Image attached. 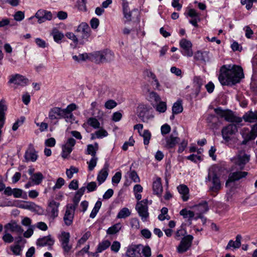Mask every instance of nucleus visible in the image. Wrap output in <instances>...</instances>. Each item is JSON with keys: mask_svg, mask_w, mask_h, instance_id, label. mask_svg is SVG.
Here are the masks:
<instances>
[{"mask_svg": "<svg viewBox=\"0 0 257 257\" xmlns=\"http://www.w3.org/2000/svg\"><path fill=\"white\" fill-rule=\"evenodd\" d=\"M188 145V141L186 140H183L179 145V148L178 149V153H182Z\"/></svg>", "mask_w": 257, "mask_h": 257, "instance_id": "obj_56", "label": "nucleus"}, {"mask_svg": "<svg viewBox=\"0 0 257 257\" xmlns=\"http://www.w3.org/2000/svg\"><path fill=\"white\" fill-rule=\"evenodd\" d=\"M121 228V225L120 223H118L108 228L106 232L108 234H114L118 232Z\"/></svg>", "mask_w": 257, "mask_h": 257, "instance_id": "obj_41", "label": "nucleus"}, {"mask_svg": "<svg viewBox=\"0 0 257 257\" xmlns=\"http://www.w3.org/2000/svg\"><path fill=\"white\" fill-rule=\"evenodd\" d=\"M75 144L76 141L72 138H69L67 140L65 144L62 146L61 155L63 158H66L69 156Z\"/></svg>", "mask_w": 257, "mask_h": 257, "instance_id": "obj_10", "label": "nucleus"}, {"mask_svg": "<svg viewBox=\"0 0 257 257\" xmlns=\"http://www.w3.org/2000/svg\"><path fill=\"white\" fill-rule=\"evenodd\" d=\"M64 183L65 180L62 178H59L57 179L55 185L53 187V189L55 190L56 189L61 188Z\"/></svg>", "mask_w": 257, "mask_h": 257, "instance_id": "obj_59", "label": "nucleus"}, {"mask_svg": "<svg viewBox=\"0 0 257 257\" xmlns=\"http://www.w3.org/2000/svg\"><path fill=\"white\" fill-rule=\"evenodd\" d=\"M108 164H105L103 168L99 172L97 176V181L99 185L102 184L108 175Z\"/></svg>", "mask_w": 257, "mask_h": 257, "instance_id": "obj_20", "label": "nucleus"}, {"mask_svg": "<svg viewBox=\"0 0 257 257\" xmlns=\"http://www.w3.org/2000/svg\"><path fill=\"white\" fill-rule=\"evenodd\" d=\"M148 203V200L146 199L138 202L136 205V209L143 221H145L149 217Z\"/></svg>", "mask_w": 257, "mask_h": 257, "instance_id": "obj_7", "label": "nucleus"}, {"mask_svg": "<svg viewBox=\"0 0 257 257\" xmlns=\"http://www.w3.org/2000/svg\"><path fill=\"white\" fill-rule=\"evenodd\" d=\"M66 36L69 39L73 41L74 43H78L79 40L76 34H73L71 32H68L66 34Z\"/></svg>", "mask_w": 257, "mask_h": 257, "instance_id": "obj_61", "label": "nucleus"}, {"mask_svg": "<svg viewBox=\"0 0 257 257\" xmlns=\"http://www.w3.org/2000/svg\"><path fill=\"white\" fill-rule=\"evenodd\" d=\"M209 181L211 183L210 189L211 191L216 192L221 188V184L219 177L213 169H210L208 172L206 182Z\"/></svg>", "mask_w": 257, "mask_h": 257, "instance_id": "obj_4", "label": "nucleus"}, {"mask_svg": "<svg viewBox=\"0 0 257 257\" xmlns=\"http://www.w3.org/2000/svg\"><path fill=\"white\" fill-rule=\"evenodd\" d=\"M237 130L236 125L233 124H229L222 128L221 135L226 145L231 147L233 144L237 142V139L234 135L237 132Z\"/></svg>", "mask_w": 257, "mask_h": 257, "instance_id": "obj_2", "label": "nucleus"}, {"mask_svg": "<svg viewBox=\"0 0 257 257\" xmlns=\"http://www.w3.org/2000/svg\"><path fill=\"white\" fill-rule=\"evenodd\" d=\"M193 239V237L191 235L184 236L177 247L178 252L183 253L186 251L190 247Z\"/></svg>", "mask_w": 257, "mask_h": 257, "instance_id": "obj_11", "label": "nucleus"}, {"mask_svg": "<svg viewBox=\"0 0 257 257\" xmlns=\"http://www.w3.org/2000/svg\"><path fill=\"white\" fill-rule=\"evenodd\" d=\"M64 114H63L62 117H64L65 120L70 123H73L75 121V117L72 112H66L65 111L63 110Z\"/></svg>", "mask_w": 257, "mask_h": 257, "instance_id": "obj_49", "label": "nucleus"}, {"mask_svg": "<svg viewBox=\"0 0 257 257\" xmlns=\"http://www.w3.org/2000/svg\"><path fill=\"white\" fill-rule=\"evenodd\" d=\"M54 239L51 235H48L39 238L36 244L40 246H49L51 247L54 244Z\"/></svg>", "mask_w": 257, "mask_h": 257, "instance_id": "obj_21", "label": "nucleus"}, {"mask_svg": "<svg viewBox=\"0 0 257 257\" xmlns=\"http://www.w3.org/2000/svg\"><path fill=\"white\" fill-rule=\"evenodd\" d=\"M121 178V173L120 172H116L112 178V183L118 184Z\"/></svg>", "mask_w": 257, "mask_h": 257, "instance_id": "obj_62", "label": "nucleus"}, {"mask_svg": "<svg viewBox=\"0 0 257 257\" xmlns=\"http://www.w3.org/2000/svg\"><path fill=\"white\" fill-rule=\"evenodd\" d=\"M202 79L198 76H196L194 78L193 84L194 87H195L194 93H193L191 95L192 97H196L200 92V88L203 85Z\"/></svg>", "mask_w": 257, "mask_h": 257, "instance_id": "obj_25", "label": "nucleus"}, {"mask_svg": "<svg viewBox=\"0 0 257 257\" xmlns=\"http://www.w3.org/2000/svg\"><path fill=\"white\" fill-rule=\"evenodd\" d=\"M131 215L130 210L126 207L121 209L117 214V217L118 218H124Z\"/></svg>", "mask_w": 257, "mask_h": 257, "instance_id": "obj_43", "label": "nucleus"}, {"mask_svg": "<svg viewBox=\"0 0 257 257\" xmlns=\"http://www.w3.org/2000/svg\"><path fill=\"white\" fill-rule=\"evenodd\" d=\"M153 190L154 194L161 196L163 192V187L161 184V179L159 178L154 181L153 184Z\"/></svg>", "mask_w": 257, "mask_h": 257, "instance_id": "obj_28", "label": "nucleus"}, {"mask_svg": "<svg viewBox=\"0 0 257 257\" xmlns=\"http://www.w3.org/2000/svg\"><path fill=\"white\" fill-rule=\"evenodd\" d=\"M51 35L53 37L54 41L57 43H60L62 39L64 37V34L56 29L52 31Z\"/></svg>", "mask_w": 257, "mask_h": 257, "instance_id": "obj_37", "label": "nucleus"}, {"mask_svg": "<svg viewBox=\"0 0 257 257\" xmlns=\"http://www.w3.org/2000/svg\"><path fill=\"white\" fill-rule=\"evenodd\" d=\"M116 105L117 103L114 100L110 99L105 103L104 106L106 108L110 109L114 108Z\"/></svg>", "mask_w": 257, "mask_h": 257, "instance_id": "obj_57", "label": "nucleus"}, {"mask_svg": "<svg viewBox=\"0 0 257 257\" xmlns=\"http://www.w3.org/2000/svg\"><path fill=\"white\" fill-rule=\"evenodd\" d=\"M257 2V0H241L242 5H245V8L249 10L252 7L253 2Z\"/></svg>", "mask_w": 257, "mask_h": 257, "instance_id": "obj_53", "label": "nucleus"}, {"mask_svg": "<svg viewBox=\"0 0 257 257\" xmlns=\"http://www.w3.org/2000/svg\"><path fill=\"white\" fill-rule=\"evenodd\" d=\"M141 245H132L127 248L126 254L128 257H141Z\"/></svg>", "mask_w": 257, "mask_h": 257, "instance_id": "obj_19", "label": "nucleus"}, {"mask_svg": "<svg viewBox=\"0 0 257 257\" xmlns=\"http://www.w3.org/2000/svg\"><path fill=\"white\" fill-rule=\"evenodd\" d=\"M242 237L240 235L238 234L236 236L235 241H233L232 240H230L229 241L226 247V249H230L231 248H233V249L238 248L240 247L241 245V239Z\"/></svg>", "mask_w": 257, "mask_h": 257, "instance_id": "obj_29", "label": "nucleus"}, {"mask_svg": "<svg viewBox=\"0 0 257 257\" xmlns=\"http://www.w3.org/2000/svg\"><path fill=\"white\" fill-rule=\"evenodd\" d=\"M141 251L145 257H150L151 256V249L148 245L145 246L142 245Z\"/></svg>", "mask_w": 257, "mask_h": 257, "instance_id": "obj_54", "label": "nucleus"}, {"mask_svg": "<svg viewBox=\"0 0 257 257\" xmlns=\"http://www.w3.org/2000/svg\"><path fill=\"white\" fill-rule=\"evenodd\" d=\"M218 79L222 85L234 84L243 77L242 68L237 65H223L220 68Z\"/></svg>", "mask_w": 257, "mask_h": 257, "instance_id": "obj_1", "label": "nucleus"}, {"mask_svg": "<svg viewBox=\"0 0 257 257\" xmlns=\"http://www.w3.org/2000/svg\"><path fill=\"white\" fill-rule=\"evenodd\" d=\"M59 205V203L54 200H51L49 203L47 211L53 219L58 215V207Z\"/></svg>", "mask_w": 257, "mask_h": 257, "instance_id": "obj_18", "label": "nucleus"}, {"mask_svg": "<svg viewBox=\"0 0 257 257\" xmlns=\"http://www.w3.org/2000/svg\"><path fill=\"white\" fill-rule=\"evenodd\" d=\"M88 124L94 128H98L100 127V123L98 120L94 117H90L87 120Z\"/></svg>", "mask_w": 257, "mask_h": 257, "instance_id": "obj_48", "label": "nucleus"}, {"mask_svg": "<svg viewBox=\"0 0 257 257\" xmlns=\"http://www.w3.org/2000/svg\"><path fill=\"white\" fill-rule=\"evenodd\" d=\"M108 133L104 129L101 128L94 133L91 134V139H100L107 136Z\"/></svg>", "mask_w": 257, "mask_h": 257, "instance_id": "obj_34", "label": "nucleus"}, {"mask_svg": "<svg viewBox=\"0 0 257 257\" xmlns=\"http://www.w3.org/2000/svg\"><path fill=\"white\" fill-rule=\"evenodd\" d=\"M180 140V139L173 134H171L169 137L166 138V145L165 147L168 149L173 148L176 144H177Z\"/></svg>", "mask_w": 257, "mask_h": 257, "instance_id": "obj_26", "label": "nucleus"}, {"mask_svg": "<svg viewBox=\"0 0 257 257\" xmlns=\"http://www.w3.org/2000/svg\"><path fill=\"white\" fill-rule=\"evenodd\" d=\"M75 206L67 205L65 213L63 217L65 224L69 226L72 224L75 212Z\"/></svg>", "mask_w": 257, "mask_h": 257, "instance_id": "obj_12", "label": "nucleus"}, {"mask_svg": "<svg viewBox=\"0 0 257 257\" xmlns=\"http://www.w3.org/2000/svg\"><path fill=\"white\" fill-rule=\"evenodd\" d=\"M180 214L184 217V218H189L191 219L194 216V213L193 211L183 209L180 212Z\"/></svg>", "mask_w": 257, "mask_h": 257, "instance_id": "obj_45", "label": "nucleus"}, {"mask_svg": "<svg viewBox=\"0 0 257 257\" xmlns=\"http://www.w3.org/2000/svg\"><path fill=\"white\" fill-rule=\"evenodd\" d=\"M98 149V145L97 143H95L94 145H88L87 146L86 153L90 155L92 157L96 156V151Z\"/></svg>", "mask_w": 257, "mask_h": 257, "instance_id": "obj_38", "label": "nucleus"}, {"mask_svg": "<svg viewBox=\"0 0 257 257\" xmlns=\"http://www.w3.org/2000/svg\"><path fill=\"white\" fill-rule=\"evenodd\" d=\"M44 176L43 174L40 172L34 173V174L32 175L30 177V179L35 185L40 184L42 182Z\"/></svg>", "mask_w": 257, "mask_h": 257, "instance_id": "obj_35", "label": "nucleus"}, {"mask_svg": "<svg viewBox=\"0 0 257 257\" xmlns=\"http://www.w3.org/2000/svg\"><path fill=\"white\" fill-rule=\"evenodd\" d=\"M179 46L182 49L181 53L183 56L188 57L193 56V45L190 41L184 38L182 39L179 42Z\"/></svg>", "mask_w": 257, "mask_h": 257, "instance_id": "obj_8", "label": "nucleus"}, {"mask_svg": "<svg viewBox=\"0 0 257 257\" xmlns=\"http://www.w3.org/2000/svg\"><path fill=\"white\" fill-rule=\"evenodd\" d=\"M14 19L17 21H21L25 18L24 12L22 11L17 12L14 16Z\"/></svg>", "mask_w": 257, "mask_h": 257, "instance_id": "obj_58", "label": "nucleus"}, {"mask_svg": "<svg viewBox=\"0 0 257 257\" xmlns=\"http://www.w3.org/2000/svg\"><path fill=\"white\" fill-rule=\"evenodd\" d=\"M64 111L62 109L59 107H54L52 108L49 113V117L52 120L58 119L62 117Z\"/></svg>", "mask_w": 257, "mask_h": 257, "instance_id": "obj_24", "label": "nucleus"}, {"mask_svg": "<svg viewBox=\"0 0 257 257\" xmlns=\"http://www.w3.org/2000/svg\"><path fill=\"white\" fill-rule=\"evenodd\" d=\"M97 161V157L95 156L92 157L91 160L89 162H87V164H88V169L89 171H92L94 169L95 167L96 166Z\"/></svg>", "mask_w": 257, "mask_h": 257, "instance_id": "obj_50", "label": "nucleus"}, {"mask_svg": "<svg viewBox=\"0 0 257 257\" xmlns=\"http://www.w3.org/2000/svg\"><path fill=\"white\" fill-rule=\"evenodd\" d=\"M249 155L241 152L234 157L232 161L234 163L239 165L241 168H242L244 165L249 161Z\"/></svg>", "mask_w": 257, "mask_h": 257, "instance_id": "obj_17", "label": "nucleus"}, {"mask_svg": "<svg viewBox=\"0 0 257 257\" xmlns=\"http://www.w3.org/2000/svg\"><path fill=\"white\" fill-rule=\"evenodd\" d=\"M177 189L183 200L184 201H187L189 198V190L187 186L185 185H180L177 187Z\"/></svg>", "mask_w": 257, "mask_h": 257, "instance_id": "obj_27", "label": "nucleus"}, {"mask_svg": "<svg viewBox=\"0 0 257 257\" xmlns=\"http://www.w3.org/2000/svg\"><path fill=\"white\" fill-rule=\"evenodd\" d=\"M15 198L22 197L24 199L27 198V195L26 192L19 188H14L13 190V194Z\"/></svg>", "mask_w": 257, "mask_h": 257, "instance_id": "obj_40", "label": "nucleus"}, {"mask_svg": "<svg viewBox=\"0 0 257 257\" xmlns=\"http://www.w3.org/2000/svg\"><path fill=\"white\" fill-rule=\"evenodd\" d=\"M90 58L92 61L97 64L108 62L113 59L114 54L108 50L97 51L91 54Z\"/></svg>", "mask_w": 257, "mask_h": 257, "instance_id": "obj_3", "label": "nucleus"}, {"mask_svg": "<svg viewBox=\"0 0 257 257\" xmlns=\"http://www.w3.org/2000/svg\"><path fill=\"white\" fill-rule=\"evenodd\" d=\"M22 240V237L21 236L19 237V240L17 242V243L11 245L10 246V249L11 251L13 252V254L16 255H20L21 254V252L22 251V247L19 245V243Z\"/></svg>", "mask_w": 257, "mask_h": 257, "instance_id": "obj_36", "label": "nucleus"}, {"mask_svg": "<svg viewBox=\"0 0 257 257\" xmlns=\"http://www.w3.org/2000/svg\"><path fill=\"white\" fill-rule=\"evenodd\" d=\"M194 58L197 61L206 62L209 60L208 52L197 51L194 55Z\"/></svg>", "mask_w": 257, "mask_h": 257, "instance_id": "obj_30", "label": "nucleus"}, {"mask_svg": "<svg viewBox=\"0 0 257 257\" xmlns=\"http://www.w3.org/2000/svg\"><path fill=\"white\" fill-rule=\"evenodd\" d=\"M137 113L138 116L143 121H146L148 119V107L144 104H140L137 108Z\"/></svg>", "mask_w": 257, "mask_h": 257, "instance_id": "obj_22", "label": "nucleus"}, {"mask_svg": "<svg viewBox=\"0 0 257 257\" xmlns=\"http://www.w3.org/2000/svg\"><path fill=\"white\" fill-rule=\"evenodd\" d=\"M70 233L67 232H63L60 238L62 247L65 252H68L72 248V245L69 244Z\"/></svg>", "mask_w": 257, "mask_h": 257, "instance_id": "obj_14", "label": "nucleus"}, {"mask_svg": "<svg viewBox=\"0 0 257 257\" xmlns=\"http://www.w3.org/2000/svg\"><path fill=\"white\" fill-rule=\"evenodd\" d=\"M156 110L160 113H164L167 110V104L165 102L160 101L155 105L153 104Z\"/></svg>", "mask_w": 257, "mask_h": 257, "instance_id": "obj_39", "label": "nucleus"}, {"mask_svg": "<svg viewBox=\"0 0 257 257\" xmlns=\"http://www.w3.org/2000/svg\"><path fill=\"white\" fill-rule=\"evenodd\" d=\"M183 110L182 101L180 99L175 102L172 106V113L176 114L182 112Z\"/></svg>", "mask_w": 257, "mask_h": 257, "instance_id": "obj_33", "label": "nucleus"}, {"mask_svg": "<svg viewBox=\"0 0 257 257\" xmlns=\"http://www.w3.org/2000/svg\"><path fill=\"white\" fill-rule=\"evenodd\" d=\"M257 137V133L252 128L251 131L246 135L242 143L245 144L247 142L255 139Z\"/></svg>", "mask_w": 257, "mask_h": 257, "instance_id": "obj_46", "label": "nucleus"}, {"mask_svg": "<svg viewBox=\"0 0 257 257\" xmlns=\"http://www.w3.org/2000/svg\"><path fill=\"white\" fill-rule=\"evenodd\" d=\"M149 99L153 103L155 102L156 104L161 101V98L159 95L155 92H151L149 93Z\"/></svg>", "mask_w": 257, "mask_h": 257, "instance_id": "obj_47", "label": "nucleus"}, {"mask_svg": "<svg viewBox=\"0 0 257 257\" xmlns=\"http://www.w3.org/2000/svg\"><path fill=\"white\" fill-rule=\"evenodd\" d=\"M127 174L130 178H131L134 182H138L139 181V177L135 171H130L127 173Z\"/></svg>", "mask_w": 257, "mask_h": 257, "instance_id": "obj_63", "label": "nucleus"}, {"mask_svg": "<svg viewBox=\"0 0 257 257\" xmlns=\"http://www.w3.org/2000/svg\"><path fill=\"white\" fill-rule=\"evenodd\" d=\"M195 211L196 213L201 215L206 212L208 210V205L206 202H204L197 205L194 208Z\"/></svg>", "mask_w": 257, "mask_h": 257, "instance_id": "obj_32", "label": "nucleus"}, {"mask_svg": "<svg viewBox=\"0 0 257 257\" xmlns=\"http://www.w3.org/2000/svg\"><path fill=\"white\" fill-rule=\"evenodd\" d=\"M247 175V173L246 172L242 171H236L230 173L228 179L225 184L226 186L228 187L229 186L230 183L245 177Z\"/></svg>", "mask_w": 257, "mask_h": 257, "instance_id": "obj_16", "label": "nucleus"}, {"mask_svg": "<svg viewBox=\"0 0 257 257\" xmlns=\"http://www.w3.org/2000/svg\"><path fill=\"white\" fill-rule=\"evenodd\" d=\"M28 80L24 76L16 74L10 76L9 83H13L17 85L25 86L28 83Z\"/></svg>", "mask_w": 257, "mask_h": 257, "instance_id": "obj_15", "label": "nucleus"}, {"mask_svg": "<svg viewBox=\"0 0 257 257\" xmlns=\"http://www.w3.org/2000/svg\"><path fill=\"white\" fill-rule=\"evenodd\" d=\"M214 111L219 116L224 118L227 121L237 123L242 121L241 118L235 115L231 110H223L221 108L219 107L215 108Z\"/></svg>", "mask_w": 257, "mask_h": 257, "instance_id": "obj_5", "label": "nucleus"}, {"mask_svg": "<svg viewBox=\"0 0 257 257\" xmlns=\"http://www.w3.org/2000/svg\"><path fill=\"white\" fill-rule=\"evenodd\" d=\"M244 121L249 122H253L257 121V110L255 111H249L245 113L243 116Z\"/></svg>", "mask_w": 257, "mask_h": 257, "instance_id": "obj_31", "label": "nucleus"}, {"mask_svg": "<svg viewBox=\"0 0 257 257\" xmlns=\"http://www.w3.org/2000/svg\"><path fill=\"white\" fill-rule=\"evenodd\" d=\"M78 171V170L77 168L74 167H71L69 169H67L66 170V175L68 177L69 179H71L74 173H77Z\"/></svg>", "mask_w": 257, "mask_h": 257, "instance_id": "obj_55", "label": "nucleus"}, {"mask_svg": "<svg viewBox=\"0 0 257 257\" xmlns=\"http://www.w3.org/2000/svg\"><path fill=\"white\" fill-rule=\"evenodd\" d=\"M5 231H11L16 233L18 235H21L23 232V228L18 224L15 221H11L10 222L6 224L4 226Z\"/></svg>", "mask_w": 257, "mask_h": 257, "instance_id": "obj_13", "label": "nucleus"}, {"mask_svg": "<svg viewBox=\"0 0 257 257\" xmlns=\"http://www.w3.org/2000/svg\"><path fill=\"white\" fill-rule=\"evenodd\" d=\"M36 18L38 19V23L41 24L46 21H50L52 19V14L51 12L44 10H39L35 14V16L29 18V21H31Z\"/></svg>", "mask_w": 257, "mask_h": 257, "instance_id": "obj_9", "label": "nucleus"}, {"mask_svg": "<svg viewBox=\"0 0 257 257\" xmlns=\"http://www.w3.org/2000/svg\"><path fill=\"white\" fill-rule=\"evenodd\" d=\"M75 33L81 43L87 41L90 36V29L86 23H81L75 31Z\"/></svg>", "mask_w": 257, "mask_h": 257, "instance_id": "obj_6", "label": "nucleus"}, {"mask_svg": "<svg viewBox=\"0 0 257 257\" xmlns=\"http://www.w3.org/2000/svg\"><path fill=\"white\" fill-rule=\"evenodd\" d=\"M74 60L77 62H80L81 61H84L87 59L88 57L86 53L80 54L78 56L74 55L72 56Z\"/></svg>", "mask_w": 257, "mask_h": 257, "instance_id": "obj_51", "label": "nucleus"}, {"mask_svg": "<svg viewBox=\"0 0 257 257\" xmlns=\"http://www.w3.org/2000/svg\"><path fill=\"white\" fill-rule=\"evenodd\" d=\"M143 137L144 144L145 145H148L149 144L150 140L151 137V134L148 130H144L142 134L140 135Z\"/></svg>", "mask_w": 257, "mask_h": 257, "instance_id": "obj_44", "label": "nucleus"}, {"mask_svg": "<svg viewBox=\"0 0 257 257\" xmlns=\"http://www.w3.org/2000/svg\"><path fill=\"white\" fill-rule=\"evenodd\" d=\"M3 240L7 243H11L13 242L14 238L13 236L8 232H6L5 231V234L3 235Z\"/></svg>", "mask_w": 257, "mask_h": 257, "instance_id": "obj_52", "label": "nucleus"}, {"mask_svg": "<svg viewBox=\"0 0 257 257\" xmlns=\"http://www.w3.org/2000/svg\"><path fill=\"white\" fill-rule=\"evenodd\" d=\"M24 158L26 162H35L37 158L38 155L37 152L33 148H29L25 152Z\"/></svg>", "mask_w": 257, "mask_h": 257, "instance_id": "obj_23", "label": "nucleus"}, {"mask_svg": "<svg viewBox=\"0 0 257 257\" xmlns=\"http://www.w3.org/2000/svg\"><path fill=\"white\" fill-rule=\"evenodd\" d=\"M35 43L40 48H45L48 46V44L44 40L39 38L35 39Z\"/></svg>", "mask_w": 257, "mask_h": 257, "instance_id": "obj_60", "label": "nucleus"}, {"mask_svg": "<svg viewBox=\"0 0 257 257\" xmlns=\"http://www.w3.org/2000/svg\"><path fill=\"white\" fill-rule=\"evenodd\" d=\"M110 245V242L107 240H104L99 243L97 248V252H101Z\"/></svg>", "mask_w": 257, "mask_h": 257, "instance_id": "obj_42", "label": "nucleus"}, {"mask_svg": "<svg viewBox=\"0 0 257 257\" xmlns=\"http://www.w3.org/2000/svg\"><path fill=\"white\" fill-rule=\"evenodd\" d=\"M86 188L87 189L88 192H92L95 190L97 188V185L96 182H91L88 183Z\"/></svg>", "mask_w": 257, "mask_h": 257, "instance_id": "obj_64", "label": "nucleus"}]
</instances>
